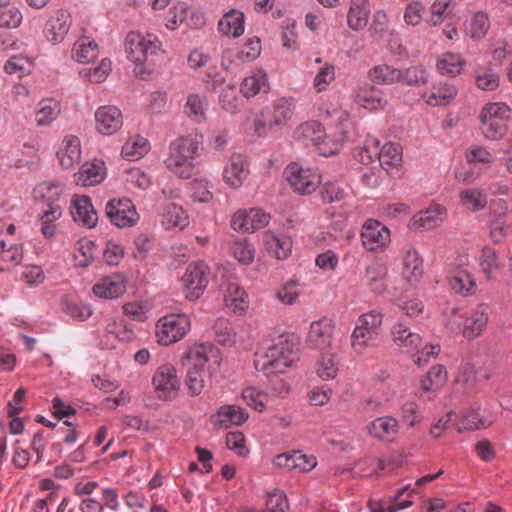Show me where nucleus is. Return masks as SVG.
Here are the masks:
<instances>
[{
	"label": "nucleus",
	"instance_id": "1",
	"mask_svg": "<svg viewBox=\"0 0 512 512\" xmlns=\"http://www.w3.org/2000/svg\"><path fill=\"white\" fill-rule=\"evenodd\" d=\"M255 368L266 375L283 373L299 359V338L291 333L267 340L256 352Z\"/></svg>",
	"mask_w": 512,
	"mask_h": 512
},
{
	"label": "nucleus",
	"instance_id": "2",
	"mask_svg": "<svg viewBox=\"0 0 512 512\" xmlns=\"http://www.w3.org/2000/svg\"><path fill=\"white\" fill-rule=\"evenodd\" d=\"M201 145L202 136L197 134H188L173 140L164 161L167 170L179 178L190 179L195 174L194 161L200 155Z\"/></svg>",
	"mask_w": 512,
	"mask_h": 512
},
{
	"label": "nucleus",
	"instance_id": "3",
	"mask_svg": "<svg viewBox=\"0 0 512 512\" xmlns=\"http://www.w3.org/2000/svg\"><path fill=\"white\" fill-rule=\"evenodd\" d=\"M124 46L128 59L135 64L136 75L144 77L151 74L155 58L162 53L158 37L150 33L131 31L125 37Z\"/></svg>",
	"mask_w": 512,
	"mask_h": 512
},
{
	"label": "nucleus",
	"instance_id": "4",
	"mask_svg": "<svg viewBox=\"0 0 512 512\" xmlns=\"http://www.w3.org/2000/svg\"><path fill=\"white\" fill-rule=\"evenodd\" d=\"M511 117L512 109L506 103H487L479 114L481 134L490 141H499L506 135Z\"/></svg>",
	"mask_w": 512,
	"mask_h": 512
},
{
	"label": "nucleus",
	"instance_id": "5",
	"mask_svg": "<svg viewBox=\"0 0 512 512\" xmlns=\"http://www.w3.org/2000/svg\"><path fill=\"white\" fill-rule=\"evenodd\" d=\"M383 323V314L377 309H372L361 314L351 334V347L357 354H363L374 345Z\"/></svg>",
	"mask_w": 512,
	"mask_h": 512
},
{
	"label": "nucleus",
	"instance_id": "6",
	"mask_svg": "<svg viewBox=\"0 0 512 512\" xmlns=\"http://www.w3.org/2000/svg\"><path fill=\"white\" fill-rule=\"evenodd\" d=\"M191 321L186 314H168L155 324V339L161 346H169L182 340L190 331Z\"/></svg>",
	"mask_w": 512,
	"mask_h": 512
},
{
	"label": "nucleus",
	"instance_id": "7",
	"mask_svg": "<svg viewBox=\"0 0 512 512\" xmlns=\"http://www.w3.org/2000/svg\"><path fill=\"white\" fill-rule=\"evenodd\" d=\"M283 175L295 193L309 195L321 183V175L316 169L293 162L289 164Z\"/></svg>",
	"mask_w": 512,
	"mask_h": 512
},
{
	"label": "nucleus",
	"instance_id": "8",
	"mask_svg": "<svg viewBox=\"0 0 512 512\" xmlns=\"http://www.w3.org/2000/svg\"><path fill=\"white\" fill-rule=\"evenodd\" d=\"M186 359L189 361V365L198 367L212 375L219 371L222 354L213 343H195L187 349Z\"/></svg>",
	"mask_w": 512,
	"mask_h": 512
},
{
	"label": "nucleus",
	"instance_id": "9",
	"mask_svg": "<svg viewBox=\"0 0 512 512\" xmlns=\"http://www.w3.org/2000/svg\"><path fill=\"white\" fill-rule=\"evenodd\" d=\"M181 283L185 297L190 301H196L208 285V266L202 261L190 263L181 278Z\"/></svg>",
	"mask_w": 512,
	"mask_h": 512
},
{
	"label": "nucleus",
	"instance_id": "10",
	"mask_svg": "<svg viewBox=\"0 0 512 512\" xmlns=\"http://www.w3.org/2000/svg\"><path fill=\"white\" fill-rule=\"evenodd\" d=\"M152 383L160 400L170 401L178 395L180 380L172 364L159 366L153 376Z\"/></svg>",
	"mask_w": 512,
	"mask_h": 512
},
{
	"label": "nucleus",
	"instance_id": "11",
	"mask_svg": "<svg viewBox=\"0 0 512 512\" xmlns=\"http://www.w3.org/2000/svg\"><path fill=\"white\" fill-rule=\"evenodd\" d=\"M335 323L332 319L323 317L313 321L306 336L308 347L318 350H331L334 338Z\"/></svg>",
	"mask_w": 512,
	"mask_h": 512
},
{
	"label": "nucleus",
	"instance_id": "12",
	"mask_svg": "<svg viewBox=\"0 0 512 512\" xmlns=\"http://www.w3.org/2000/svg\"><path fill=\"white\" fill-rule=\"evenodd\" d=\"M105 213L110 222L119 228L134 226L139 220L134 204L127 198L110 200Z\"/></svg>",
	"mask_w": 512,
	"mask_h": 512
},
{
	"label": "nucleus",
	"instance_id": "13",
	"mask_svg": "<svg viewBox=\"0 0 512 512\" xmlns=\"http://www.w3.org/2000/svg\"><path fill=\"white\" fill-rule=\"evenodd\" d=\"M361 240L364 248L368 251H382L390 244L391 233L378 220L368 219L362 226Z\"/></svg>",
	"mask_w": 512,
	"mask_h": 512
},
{
	"label": "nucleus",
	"instance_id": "14",
	"mask_svg": "<svg viewBox=\"0 0 512 512\" xmlns=\"http://www.w3.org/2000/svg\"><path fill=\"white\" fill-rule=\"evenodd\" d=\"M250 174L249 161L240 153H233L226 161L222 170V180L231 189L243 186Z\"/></svg>",
	"mask_w": 512,
	"mask_h": 512
},
{
	"label": "nucleus",
	"instance_id": "15",
	"mask_svg": "<svg viewBox=\"0 0 512 512\" xmlns=\"http://www.w3.org/2000/svg\"><path fill=\"white\" fill-rule=\"evenodd\" d=\"M489 322V306L478 304L468 311L463 320L461 334L467 340H474L482 335Z\"/></svg>",
	"mask_w": 512,
	"mask_h": 512
},
{
	"label": "nucleus",
	"instance_id": "16",
	"mask_svg": "<svg viewBox=\"0 0 512 512\" xmlns=\"http://www.w3.org/2000/svg\"><path fill=\"white\" fill-rule=\"evenodd\" d=\"M269 221L270 215L260 208L241 209L232 216L231 227L235 231L254 232L268 225Z\"/></svg>",
	"mask_w": 512,
	"mask_h": 512
},
{
	"label": "nucleus",
	"instance_id": "17",
	"mask_svg": "<svg viewBox=\"0 0 512 512\" xmlns=\"http://www.w3.org/2000/svg\"><path fill=\"white\" fill-rule=\"evenodd\" d=\"M95 129L104 136L116 134L123 126L121 110L114 105H103L94 114Z\"/></svg>",
	"mask_w": 512,
	"mask_h": 512
},
{
	"label": "nucleus",
	"instance_id": "18",
	"mask_svg": "<svg viewBox=\"0 0 512 512\" xmlns=\"http://www.w3.org/2000/svg\"><path fill=\"white\" fill-rule=\"evenodd\" d=\"M72 25V16L69 11L59 9L55 11L44 26V36L53 45L64 41Z\"/></svg>",
	"mask_w": 512,
	"mask_h": 512
},
{
	"label": "nucleus",
	"instance_id": "19",
	"mask_svg": "<svg viewBox=\"0 0 512 512\" xmlns=\"http://www.w3.org/2000/svg\"><path fill=\"white\" fill-rule=\"evenodd\" d=\"M512 233V212L505 202L495 204L490 220V237L495 243L502 242Z\"/></svg>",
	"mask_w": 512,
	"mask_h": 512
},
{
	"label": "nucleus",
	"instance_id": "20",
	"mask_svg": "<svg viewBox=\"0 0 512 512\" xmlns=\"http://www.w3.org/2000/svg\"><path fill=\"white\" fill-rule=\"evenodd\" d=\"M135 337L133 328L123 319L113 317L106 319L102 344L107 348H115L116 342H132Z\"/></svg>",
	"mask_w": 512,
	"mask_h": 512
},
{
	"label": "nucleus",
	"instance_id": "21",
	"mask_svg": "<svg viewBox=\"0 0 512 512\" xmlns=\"http://www.w3.org/2000/svg\"><path fill=\"white\" fill-rule=\"evenodd\" d=\"M127 288V278L120 273H113L99 279L92 287L93 294L101 299H117Z\"/></svg>",
	"mask_w": 512,
	"mask_h": 512
},
{
	"label": "nucleus",
	"instance_id": "22",
	"mask_svg": "<svg viewBox=\"0 0 512 512\" xmlns=\"http://www.w3.org/2000/svg\"><path fill=\"white\" fill-rule=\"evenodd\" d=\"M59 165L63 169H72L79 164L82 157L81 141L78 136L66 135L56 152Z\"/></svg>",
	"mask_w": 512,
	"mask_h": 512
},
{
	"label": "nucleus",
	"instance_id": "23",
	"mask_svg": "<svg viewBox=\"0 0 512 512\" xmlns=\"http://www.w3.org/2000/svg\"><path fill=\"white\" fill-rule=\"evenodd\" d=\"M64 187L60 183L55 182H42L37 185L33 190V196L36 200H42L44 202L43 210H52L58 207L62 212V207L65 204V200L62 197Z\"/></svg>",
	"mask_w": 512,
	"mask_h": 512
},
{
	"label": "nucleus",
	"instance_id": "24",
	"mask_svg": "<svg viewBox=\"0 0 512 512\" xmlns=\"http://www.w3.org/2000/svg\"><path fill=\"white\" fill-rule=\"evenodd\" d=\"M99 487L97 481H78L73 487V493L81 498L79 503L80 512H103L104 504L101 500L93 497L94 491Z\"/></svg>",
	"mask_w": 512,
	"mask_h": 512
},
{
	"label": "nucleus",
	"instance_id": "25",
	"mask_svg": "<svg viewBox=\"0 0 512 512\" xmlns=\"http://www.w3.org/2000/svg\"><path fill=\"white\" fill-rule=\"evenodd\" d=\"M367 432L382 442H393L399 433V422L392 416H381L367 425Z\"/></svg>",
	"mask_w": 512,
	"mask_h": 512
},
{
	"label": "nucleus",
	"instance_id": "26",
	"mask_svg": "<svg viewBox=\"0 0 512 512\" xmlns=\"http://www.w3.org/2000/svg\"><path fill=\"white\" fill-rule=\"evenodd\" d=\"M446 216V208L440 204H434L415 214L410 221V226L413 229L431 230L438 227Z\"/></svg>",
	"mask_w": 512,
	"mask_h": 512
},
{
	"label": "nucleus",
	"instance_id": "27",
	"mask_svg": "<svg viewBox=\"0 0 512 512\" xmlns=\"http://www.w3.org/2000/svg\"><path fill=\"white\" fill-rule=\"evenodd\" d=\"M494 421L495 417L491 413L482 411L480 406L471 407L463 412L457 423V430L462 432L464 430L485 429L491 426Z\"/></svg>",
	"mask_w": 512,
	"mask_h": 512
},
{
	"label": "nucleus",
	"instance_id": "28",
	"mask_svg": "<svg viewBox=\"0 0 512 512\" xmlns=\"http://www.w3.org/2000/svg\"><path fill=\"white\" fill-rule=\"evenodd\" d=\"M71 215L75 222L88 228L94 227L98 221L97 212L87 196H75L73 198Z\"/></svg>",
	"mask_w": 512,
	"mask_h": 512
},
{
	"label": "nucleus",
	"instance_id": "29",
	"mask_svg": "<svg viewBox=\"0 0 512 512\" xmlns=\"http://www.w3.org/2000/svg\"><path fill=\"white\" fill-rule=\"evenodd\" d=\"M224 303L235 314H243L249 307L246 291L234 281H230L224 288Z\"/></svg>",
	"mask_w": 512,
	"mask_h": 512
},
{
	"label": "nucleus",
	"instance_id": "30",
	"mask_svg": "<svg viewBox=\"0 0 512 512\" xmlns=\"http://www.w3.org/2000/svg\"><path fill=\"white\" fill-rule=\"evenodd\" d=\"M160 223L165 229L178 228L183 230L189 225V216L182 206L175 203H167L162 208Z\"/></svg>",
	"mask_w": 512,
	"mask_h": 512
},
{
	"label": "nucleus",
	"instance_id": "31",
	"mask_svg": "<svg viewBox=\"0 0 512 512\" xmlns=\"http://www.w3.org/2000/svg\"><path fill=\"white\" fill-rule=\"evenodd\" d=\"M371 14L369 0H350L347 12V25L353 31L363 30Z\"/></svg>",
	"mask_w": 512,
	"mask_h": 512
},
{
	"label": "nucleus",
	"instance_id": "32",
	"mask_svg": "<svg viewBox=\"0 0 512 512\" xmlns=\"http://www.w3.org/2000/svg\"><path fill=\"white\" fill-rule=\"evenodd\" d=\"M393 343L403 352L413 353L421 347L422 338L404 324H396L391 331Z\"/></svg>",
	"mask_w": 512,
	"mask_h": 512
},
{
	"label": "nucleus",
	"instance_id": "33",
	"mask_svg": "<svg viewBox=\"0 0 512 512\" xmlns=\"http://www.w3.org/2000/svg\"><path fill=\"white\" fill-rule=\"evenodd\" d=\"M248 418V414L239 406L223 405L211 417L214 425L228 428L233 425H241Z\"/></svg>",
	"mask_w": 512,
	"mask_h": 512
},
{
	"label": "nucleus",
	"instance_id": "34",
	"mask_svg": "<svg viewBox=\"0 0 512 512\" xmlns=\"http://www.w3.org/2000/svg\"><path fill=\"white\" fill-rule=\"evenodd\" d=\"M377 157L381 167L387 173H397L402 165V148L398 143H385L381 149L378 148Z\"/></svg>",
	"mask_w": 512,
	"mask_h": 512
},
{
	"label": "nucleus",
	"instance_id": "35",
	"mask_svg": "<svg viewBox=\"0 0 512 512\" xmlns=\"http://www.w3.org/2000/svg\"><path fill=\"white\" fill-rule=\"evenodd\" d=\"M448 284L450 288L457 294L468 295L476 287L475 279L469 270L465 267L458 266L453 268L448 276Z\"/></svg>",
	"mask_w": 512,
	"mask_h": 512
},
{
	"label": "nucleus",
	"instance_id": "36",
	"mask_svg": "<svg viewBox=\"0 0 512 512\" xmlns=\"http://www.w3.org/2000/svg\"><path fill=\"white\" fill-rule=\"evenodd\" d=\"M423 260L417 250L408 248L402 256V275L408 282H418L423 276Z\"/></svg>",
	"mask_w": 512,
	"mask_h": 512
},
{
	"label": "nucleus",
	"instance_id": "37",
	"mask_svg": "<svg viewBox=\"0 0 512 512\" xmlns=\"http://www.w3.org/2000/svg\"><path fill=\"white\" fill-rule=\"evenodd\" d=\"M268 90L269 82L267 74L263 69L253 71L242 80L240 85V92L247 99L252 98L261 92L266 93Z\"/></svg>",
	"mask_w": 512,
	"mask_h": 512
},
{
	"label": "nucleus",
	"instance_id": "38",
	"mask_svg": "<svg viewBox=\"0 0 512 512\" xmlns=\"http://www.w3.org/2000/svg\"><path fill=\"white\" fill-rule=\"evenodd\" d=\"M263 243L268 253L279 260L286 259L291 253L292 240L285 235L267 231L263 235Z\"/></svg>",
	"mask_w": 512,
	"mask_h": 512
},
{
	"label": "nucleus",
	"instance_id": "39",
	"mask_svg": "<svg viewBox=\"0 0 512 512\" xmlns=\"http://www.w3.org/2000/svg\"><path fill=\"white\" fill-rule=\"evenodd\" d=\"M388 268L381 262H373L365 269L364 281L366 286L376 294H382L386 290L385 279Z\"/></svg>",
	"mask_w": 512,
	"mask_h": 512
},
{
	"label": "nucleus",
	"instance_id": "40",
	"mask_svg": "<svg viewBox=\"0 0 512 512\" xmlns=\"http://www.w3.org/2000/svg\"><path fill=\"white\" fill-rule=\"evenodd\" d=\"M355 101L370 111L383 109L387 104L383 92L373 86L359 88L355 93Z\"/></svg>",
	"mask_w": 512,
	"mask_h": 512
},
{
	"label": "nucleus",
	"instance_id": "41",
	"mask_svg": "<svg viewBox=\"0 0 512 512\" xmlns=\"http://www.w3.org/2000/svg\"><path fill=\"white\" fill-rule=\"evenodd\" d=\"M325 136L324 127L317 121H307L300 124L294 133L296 141L304 146H316V142Z\"/></svg>",
	"mask_w": 512,
	"mask_h": 512
},
{
	"label": "nucleus",
	"instance_id": "42",
	"mask_svg": "<svg viewBox=\"0 0 512 512\" xmlns=\"http://www.w3.org/2000/svg\"><path fill=\"white\" fill-rule=\"evenodd\" d=\"M150 151V143L147 138L135 134L129 136L121 148V156L129 161L143 158Z\"/></svg>",
	"mask_w": 512,
	"mask_h": 512
},
{
	"label": "nucleus",
	"instance_id": "43",
	"mask_svg": "<svg viewBox=\"0 0 512 512\" xmlns=\"http://www.w3.org/2000/svg\"><path fill=\"white\" fill-rule=\"evenodd\" d=\"M473 76L476 87L482 91L492 92L500 85V75L491 65H477Z\"/></svg>",
	"mask_w": 512,
	"mask_h": 512
},
{
	"label": "nucleus",
	"instance_id": "44",
	"mask_svg": "<svg viewBox=\"0 0 512 512\" xmlns=\"http://www.w3.org/2000/svg\"><path fill=\"white\" fill-rule=\"evenodd\" d=\"M106 172L101 162L85 163L75 174L76 183L81 186H94L102 182Z\"/></svg>",
	"mask_w": 512,
	"mask_h": 512
},
{
	"label": "nucleus",
	"instance_id": "45",
	"mask_svg": "<svg viewBox=\"0 0 512 512\" xmlns=\"http://www.w3.org/2000/svg\"><path fill=\"white\" fill-rule=\"evenodd\" d=\"M62 110L61 103L53 98L42 99L35 112V121L38 126H49L60 115Z\"/></svg>",
	"mask_w": 512,
	"mask_h": 512
},
{
	"label": "nucleus",
	"instance_id": "46",
	"mask_svg": "<svg viewBox=\"0 0 512 512\" xmlns=\"http://www.w3.org/2000/svg\"><path fill=\"white\" fill-rule=\"evenodd\" d=\"M282 127L270 107L261 109L253 122L254 133L259 137H266Z\"/></svg>",
	"mask_w": 512,
	"mask_h": 512
},
{
	"label": "nucleus",
	"instance_id": "47",
	"mask_svg": "<svg viewBox=\"0 0 512 512\" xmlns=\"http://www.w3.org/2000/svg\"><path fill=\"white\" fill-rule=\"evenodd\" d=\"M218 30L225 36L240 37L244 33V14L238 10H230L219 21Z\"/></svg>",
	"mask_w": 512,
	"mask_h": 512
},
{
	"label": "nucleus",
	"instance_id": "48",
	"mask_svg": "<svg viewBox=\"0 0 512 512\" xmlns=\"http://www.w3.org/2000/svg\"><path fill=\"white\" fill-rule=\"evenodd\" d=\"M458 93L457 88L450 83L441 82L432 87L428 92H425L423 97L427 104L431 106L446 105Z\"/></svg>",
	"mask_w": 512,
	"mask_h": 512
},
{
	"label": "nucleus",
	"instance_id": "49",
	"mask_svg": "<svg viewBox=\"0 0 512 512\" xmlns=\"http://www.w3.org/2000/svg\"><path fill=\"white\" fill-rule=\"evenodd\" d=\"M478 265L481 272L487 279H493L503 268V263L499 259L494 248L485 246L478 256Z\"/></svg>",
	"mask_w": 512,
	"mask_h": 512
},
{
	"label": "nucleus",
	"instance_id": "50",
	"mask_svg": "<svg viewBox=\"0 0 512 512\" xmlns=\"http://www.w3.org/2000/svg\"><path fill=\"white\" fill-rule=\"evenodd\" d=\"M459 200L462 207L470 212H477L487 205V193L484 189L470 187L459 193Z\"/></svg>",
	"mask_w": 512,
	"mask_h": 512
},
{
	"label": "nucleus",
	"instance_id": "51",
	"mask_svg": "<svg viewBox=\"0 0 512 512\" xmlns=\"http://www.w3.org/2000/svg\"><path fill=\"white\" fill-rule=\"evenodd\" d=\"M466 65L465 59L460 53L445 52L441 54L436 63L437 70L442 75L456 76L460 74Z\"/></svg>",
	"mask_w": 512,
	"mask_h": 512
},
{
	"label": "nucleus",
	"instance_id": "52",
	"mask_svg": "<svg viewBox=\"0 0 512 512\" xmlns=\"http://www.w3.org/2000/svg\"><path fill=\"white\" fill-rule=\"evenodd\" d=\"M402 71L387 64H379L368 71V78L378 85L401 82Z\"/></svg>",
	"mask_w": 512,
	"mask_h": 512
},
{
	"label": "nucleus",
	"instance_id": "53",
	"mask_svg": "<svg viewBox=\"0 0 512 512\" xmlns=\"http://www.w3.org/2000/svg\"><path fill=\"white\" fill-rule=\"evenodd\" d=\"M98 53V44L88 37L79 38L72 48V58L79 63H89L93 61L97 58Z\"/></svg>",
	"mask_w": 512,
	"mask_h": 512
},
{
	"label": "nucleus",
	"instance_id": "54",
	"mask_svg": "<svg viewBox=\"0 0 512 512\" xmlns=\"http://www.w3.org/2000/svg\"><path fill=\"white\" fill-rule=\"evenodd\" d=\"M208 102L205 95L191 93L187 96L184 113L193 121L200 123L206 119Z\"/></svg>",
	"mask_w": 512,
	"mask_h": 512
},
{
	"label": "nucleus",
	"instance_id": "55",
	"mask_svg": "<svg viewBox=\"0 0 512 512\" xmlns=\"http://www.w3.org/2000/svg\"><path fill=\"white\" fill-rule=\"evenodd\" d=\"M447 382V371L442 365H435L420 379V387L424 392H436Z\"/></svg>",
	"mask_w": 512,
	"mask_h": 512
},
{
	"label": "nucleus",
	"instance_id": "56",
	"mask_svg": "<svg viewBox=\"0 0 512 512\" xmlns=\"http://www.w3.org/2000/svg\"><path fill=\"white\" fill-rule=\"evenodd\" d=\"M320 357L315 363V372L324 381L334 379L338 373L336 355L330 350L320 351Z\"/></svg>",
	"mask_w": 512,
	"mask_h": 512
},
{
	"label": "nucleus",
	"instance_id": "57",
	"mask_svg": "<svg viewBox=\"0 0 512 512\" xmlns=\"http://www.w3.org/2000/svg\"><path fill=\"white\" fill-rule=\"evenodd\" d=\"M455 6L454 0H434L430 6L427 22L431 26L440 25L453 15Z\"/></svg>",
	"mask_w": 512,
	"mask_h": 512
},
{
	"label": "nucleus",
	"instance_id": "58",
	"mask_svg": "<svg viewBox=\"0 0 512 512\" xmlns=\"http://www.w3.org/2000/svg\"><path fill=\"white\" fill-rule=\"evenodd\" d=\"M336 79V68L330 62H325L319 70L316 72L313 81L312 88L315 93H323L328 90L330 85Z\"/></svg>",
	"mask_w": 512,
	"mask_h": 512
},
{
	"label": "nucleus",
	"instance_id": "59",
	"mask_svg": "<svg viewBox=\"0 0 512 512\" xmlns=\"http://www.w3.org/2000/svg\"><path fill=\"white\" fill-rule=\"evenodd\" d=\"M213 331L216 340L224 345L231 347L235 345L237 334L229 320L225 318H219L215 321Z\"/></svg>",
	"mask_w": 512,
	"mask_h": 512
},
{
	"label": "nucleus",
	"instance_id": "60",
	"mask_svg": "<svg viewBox=\"0 0 512 512\" xmlns=\"http://www.w3.org/2000/svg\"><path fill=\"white\" fill-rule=\"evenodd\" d=\"M94 242L88 238L78 240L74 248V261L78 267H87L94 259Z\"/></svg>",
	"mask_w": 512,
	"mask_h": 512
},
{
	"label": "nucleus",
	"instance_id": "61",
	"mask_svg": "<svg viewBox=\"0 0 512 512\" xmlns=\"http://www.w3.org/2000/svg\"><path fill=\"white\" fill-rule=\"evenodd\" d=\"M124 183L129 191L135 189L146 190L151 185V178L141 169L131 168L124 172Z\"/></svg>",
	"mask_w": 512,
	"mask_h": 512
},
{
	"label": "nucleus",
	"instance_id": "62",
	"mask_svg": "<svg viewBox=\"0 0 512 512\" xmlns=\"http://www.w3.org/2000/svg\"><path fill=\"white\" fill-rule=\"evenodd\" d=\"M281 126H285L292 118L295 101L291 97H281L275 100L270 107Z\"/></svg>",
	"mask_w": 512,
	"mask_h": 512
},
{
	"label": "nucleus",
	"instance_id": "63",
	"mask_svg": "<svg viewBox=\"0 0 512 512\" xmlns=\"http://www.w3.org/2000/svg\"><path fill=\"white\" fill-rule=\"evenodd\" d=\"M489 27L488 16L483 12H477L468 23L466 32L471 38L479 40L487 34Z\"/></svg>",
	"mask_w": 512,
	"mask_h": 512
},
{
	"label": "nucleus",
	"instance_id": "64",
	"mask_svg": "<svg viewBox=\"0 0 512 512\" xmlns=\"http://www.w3.org/2000/svg\"><path fill=\"white\" fill-rule=\"evenodd\" d=\"M477 382L475 367L470 363L460 366L456 376V384L460 386L465 393L473 392Z\"/></svg>",
	"mask_w": 512,
	"mask_h": 512
}]
</instances>
